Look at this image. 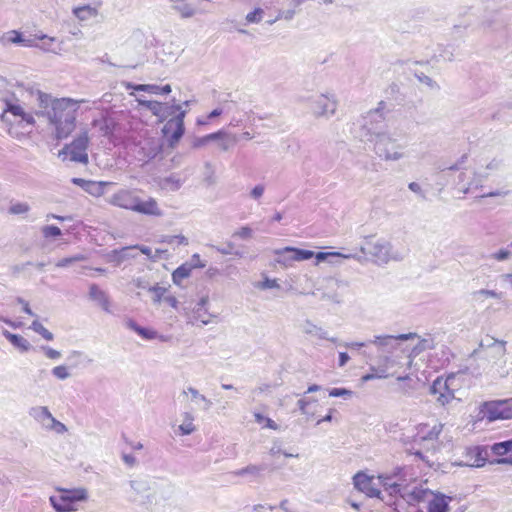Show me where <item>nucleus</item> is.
<instances>
[{
    "label": "nucleus",
    "instance_id": "f257e3e1",
    "mask_svg": "<svg viewBox=\"0 0 512 512\" xmlns=\"http://www.w3.org/2000/svg\"><path fill=\"white\" fill-rule=\"evenodd\" d=\"M36 101L35 115L48 121L54 128L57 139L67 138L76 127L78 101L70 98H53L39 90L36 92Z\"/></svg>",
    "mask_w": 512,
    "mask_h": 512
},
{
    "label": "nucleus",
    "instance_id": "f03ea898",
    "mask_svg": "<svg viewBox=\"0 0 512 512\" xmlns=\"http://www.w3.org/2000/svg\"><path fill=\"white\" fill-rule=\"evenodd\" d=\"M385 108V102L380 101L376 109L370 110L363 117V124L360 128L361 140L374 142L381 138L383 135L389 133L386 130L385 117L383 110Z\"/></svg>",
    "mask_w": 512,
    "mask_h": 512
},
{
    "label": "nucleus",
    "instance_id": "7ed1b4c3",
    "mask_svg": "<svg viewBox=\"0 0 512 512\" xmlns=\"http://www.w3.org/2000/svg\"><path fill=\"white\" fill-rule=\"evenodd\" d=\"M161 110L162 113L159 116V119L161 121H164L169 117L173 116L166 122V124L163 127V132L165 134L171 132L170 144L173 146L181 139L185 132L184 118L186 115V111L181 110V106L179 104L170 105L168 103H163Z\"/></svg>",
    "mask_w": 512,
    "mask_h": 512
},
{
    "label": "nucleus",
    "instance_id": "20e7f679",
    "mask_svg": "<svg viewBox=\"0 0 512 512\" xmlns=\"http://www.w3.org/2000/svg\"><path fill=\"white\" fill-rule=\"evenodd\" d=\"M459 378L455 374H451L446 378L437 377L430 386L429 392L435 396L438 405L444 407L452 400L458 399L456 392L459 389Z\"/></svg>",
    "mask_w": 512,
    "mask_h": 512
},
{
    "label": "nucleus",
    "instance_id": "39448f33",
    "mask_svg": "<svg viewBox=\"0 0 512 512\" xmlns=\"http://www.w3.org/2000/svg\"><path fill=\"white\" fill-rule=\"evenodd\" d=\"M60 495L50 496L49 501L56 512H73L77 510L76 503L85 501L88 493L85 488L62 489L59 488Z\"/></svg>",
    "mask_w": 512,
    "mask_h": 512
},
{
    "label": "nucleus",
    "instance_id": "423d86ee",
    "mask_svg": "<svg viewBox=\"0 0 512 512\" xmlns=\"http://www.w3.org/2000/svg\"><path fill=\"white\" fill-rule=\"evenodd\" d=\"M432 490L424 487L423 485H409L408 483L401 488V491L397 492L396 496L399 499L389 503L394 506L395 512H402L403 504L406 503L409 506H416L421 502H426L431 497Z\"/></svg>",
    "mask_w": 512,
    "mask_h": 512
},
{
    "label": "nucleus",
    "instance_id": "0eeeda50",
    "mask_svg": "<svg viewBox=\"0 0 512 512\" xmlns=\"http://www.w3.org/2000/svg\"><path fill=\"white\" fill-rule=\"evenodd\" d=\"M372 143L374 145V152L384 161L396 162L407 157L404 146L390 133L383 135Z\"/></svg>",
    "mask_w": 512,
    "mask_h": 512
},
{
    "label": "nucleus",
    "instance_id": "6e6552de",
    "mask_svg": "<svg viewBox=\"0 0 512 512\" xmlns=\"http://www.w3.org/2000/svg\"><path fill=\"white\" fill-rule=\"evenodd\" d=\"M348 287L346 281L329 277L324 279L322 285L314 294H320V300L333 305H341L344 301V292Z\"/></svg>",
    "mask_w": 512,
    "mask_h": 512
},
{
    "label": "nucleus",
    "instance_id": "1a4fd4ad",
    "mask_svg": "<svg viewBox=\"0 0 512 512\" xmlns=\"http://www.w3.org/2000/svg\"><path fill=\"white\" fill-rule=\"evenodd\" d=\"M360 251L363 255H370L373 261L378 264H387L390 260H401L402 257L392 253V245L384 239H378L374 242L367 241L361 246Z\"/></svg>",
    "mask_w": 512,
    "mask_h": 512
},
{
    "label": "nucleus",
    "instance_id": "9d476101",
    "mask_svg": "<svg viewBox=\"0 0 512 512\" xmlns=\"http://www.w3.org/2000/svg\"><path fill=\"white\" fill-rule=\"evenodd\" d=\"M89 144V137L87 131L81 132L71 144H67L59 152V157L63 160L69 158L72 162L87 164L88 154L87 148Z\"/></svg>",
    "mask_w": 512,
    "mask_h": 512
},
{
    "label": "nucleus",
    "instance_id": "9b49d317",
    "mask_svg": "<svg viewBox=\"0 0 512 512\" xmlns=\"http://www.w3.org/2000/svg\"><path fill=\"white\" fill-rule=\"evenodd\" d=\"M377 478L390 497L396 496L397 492L408 483L405 467H395L391 471L379 474Z\"/></svg>",
    "mask_w": 512,
    "mask_h": 512
},
{
    "label": "nucleus",
    "instance_id": "f8f14e48",
    "mask_svg": "<svg viewBox=\"0 0 512 512\" xmlns=\"http://www.w3.org/2000/svg\"><path fill=\"white\" fill-rule=\"evenodd\" d=\"M489 176L488 172H483L481 167L468 172L467 170L461 171L458 174L456 185L459 187L463 194H468L474 189L482 187V183Z\"/></svg>",
    "mask_w": 512,
    "mask_h": 512
},
{
    "label": "nucleus",
    "instance_id": "ddd939ff",
    "mask_svg": "<svg viewBox=\"0 0 512 512\" xmlns=\"http://www.w3.org/2000/svg\"><path fill=\"white\" fill-rule=\"evenodd\" d=\"M309 107L316 118H329L336 113L337 101L333 95L320 94L309 99Z\"/></svg>",
    "mask_w": 512,
    "mask_h": 512
},
{
    "label": "nucleus",
    "instance_id": "4468645a",
    "mask_svg": "<svg viewBox=\"0 0 512 512\" xmlns=\"http://www.w3.org/2000/svg\"><path fill=\"white\" fill-rule=\"evenodd\" d=\"M416 337L418 335L414 332L399 335H379L375 336L368 343L377 346L378 350L382 353H393L399 348L401 341H407Z\"/></svg>",
    "mask_w": 512,
    "mask_h": 512
},
{
    "label": "nucleus",
    "instance_id": "2eb2a0df",
    "mask_svg": "<svg viewBox=\"0 0 512 512\" xmlns=\"http://www.w3.org/2000/svg\"><path fill=\"white\" fill-rule=\"evenodd\" d=\"M130 493L129 501L139 505H149L152 503L153 497L151 495L150 484L145 479H135L129 481Z\"/></svg>",
    "mask_w": 512,
    "mask_h": 512
},
{
    "label": "nucleus",
    "instance_id": "dca6fc26",
    "mask_svg": "<svg viewBox=\"0 0 512 512\" xmlns=\"http://www.w3.org/2000/svg\"><path fill=\"white\" fill-rule=\"evenodd\" d=\"M135 157L138 161L147 163L162 151V143L158 138H146L135 145Z\"/></svg>",
    "mask_w": 512,
    "mask_h": 512
},
{
    "label": "nucleus",
    "instance_id": "f3484780",
    "mask_svg": "<svg viewBox=\"0 0 512 512\" xmlns=\"http://www.w3.org/2000/svg\"><path fill=\"white\" fill-rule=\"evenodd\" d=\"M9 115L13 116L15 118L14 122L19 124L24 123L25 125L33 126L35 123L34 116L30 113H26L20 105L5 101V108L0 118L3 122L12 124L13 121L10 119Z\"/></svg>",
    "mask_w": 512,
    "mask_h": 512
},
{
    "label": "nucleus",
    "instance_id": "a211bd4d",
    "mask_svg": "<svg viewBox=\"0 0 512 512\" xmlns=\"http://www.w3.org/2000/svg\"><path fill=\"white\" fill-rule=\"evenodd\" d=\"M485 416L489 421L512 418V398L485 404Z\"/></svg>",
    "mask_w": 512,
    "mask_h": 512
},
{
    "label": "nucleus",
    "instance_id": "6ab92c4d",
    "mask_svg": "<svg viewBox=\"0 0 512 512\" xmlns=\"http://www.w3.org/2000/svg\"><path fill=\"white\" fill-rule=\"evenodd\" d=\"M275 254L278 256L276 261L285 266L291 265L293 261H303L314 257L313 251L294 247L275 250Z\"/></svg>",
    "mask_w": 512,
    "mask_h": 512
},
{
    "label": "nucleus",
    "instance_id": "aec40b11",
    "mask_svg": "<svg viewBox=\"0 0 512 512\" xmlns=\"http://www.w3.org/2000/svg\"><path fill=\"white\" fill-rule=\"evenodd\" d=\"M464 459L456 464L459 466L482 467L487 460V451L481 446L468 447L463 454Z\"/></svg>",
    "mask_w": 512,
    "mask_h": 512
},
{
    "label": "nucleus",
    "instance_id": "412c9836",
    "mask_svg": "<svg viewBox=\"0 0 512 512\" xmlns=\"http://www.w3.org/2000/svg\"><path fill=\"white\" fill-rule=\"evenodd\" d=\"M373 479V477L363 472H358L353 477V484L357 490L363 492L368 497H377L383 500L381 491L375 486Z\"/></svg>",
    "mask_w": 512,
    "mask_h": 512
},
{
    "label": "nucleus",
    "instance_id": "4be33fe9",
    "mask_svg": "<svg viewBox=\"0 0 512 512\" xmlns=\"http://www.w3.org/2000/svg\"><path fill=\"white\" fill-rule=\"evenodd\" d=\"M137 199L138 196L133 191L122 189L114 193L109 202L114 206L134 211Z\"/></svg>",
    "mask_w": 512,
    "mask_h": 512
},
{
    "label": "nucleus",
    "instance_id": "5701e85b",
    "mask_svg": "<svg viewBox=\"0 0 512 512\" xmlns=\"http://www.w3.org/2000/svg\"><path fill=\"white\" fill-rule=\"evenodd\" d=\"M172 5V9L178 12L183 19L194 17L196 14H205L209 11L203 7H196L187 0H169Z\"/></svg>",
    "mask_w": 512,
    "mask_h": 512
},
{
    "label": "nucleus",
    "instance_id": "b1692460",
    "mask_svg": "<svg viewBox=\"0 0 512 512\" xmlns=\"http://www.w3.org/2000/svg\"><path fill=\"white\" fill-rule=\"evenodd\" d=\"M268 465L262 464H249L246 467L238 469L233 472V475L237 477H249V481H258L263 477V472L267 470Z\"/></svg>",
    "mask_w": 512,
    "mask_h": 512
},
{
    "label": "nucleus",
    "instance_id": "393cba45",
    "mask_svg": "<svg viewBox=\"0 0 512 512\" xmlns=\"http://www.w3.org/2000/svg\"><path fill=\"white\" fill-rule=\"evenodd\" d=\"M134 211L144 214V215H152V216H161L162 211L158 207L157 201L154 198H149L146 201L141 200L139 197L134 206Z\"/></svg>",
    "mask_w": 512,
    "mask_h": 512
},
{
    "label": "nucleus",
    "instance_id": "a878e982",
    "mask_svg": "<svg viewBox=\"0 0 512 512\" xmlns=\"http://www.w3.org/2000/svg\"><path fill=\"white\" fill-rule=\"evenodd\" d=\"M451 500V497H447L443 494H435L432 491L431 497L429 500H426L428 503V512H447L448 511V503Z\"/></svg>",
    "mask_w": 512,
    "mask_h": 512
},
{
    "label": "nucleus",
    "instance_id": "bb28decb",
    "mask_svg": "<svg viewBox=\"0 0 512 512\" xmlns=\"http://www.w3.org/2000/svg\"><path fill=\"white\" fill-rule=\"evenodd\" d=\"M89 297L91 300L96 301L104 311L108 313L110 312L109 297L98 285L91 284L89 288Z\"/></svg>",
    "mask_w": 512,
    "mask_h": 512
},
{
    "label": "nucleus",
    "instance_id": "cd10ccee",
    "mask_svg": "<svg viewBox=\"0 0 512 512\" xmlns=\"http://www.w3.org/2000/svg\"><path fill=\"white\" fill-rule=\"evenodd\" d=\"M207 303L208 297H202L193 308L194 319L200 321L204 325L209 324L212 317V315L206 309Z\"/></svg>",
    "mask_w": 512,
    "mask_h": 512
},
{
    "label": "nucleus",
    "instance_id": "c85d7f7f",
    "mask_svg": "<svg viewBox=\"0 0 512 512\" xmlns=\"http://www.w3.org/2000/svg\"><path fill=\"white\" fill-rule=\"evenodd\" d=\"M442 431V425H434L427 435L421 437V441L426 445L427 450L433 449L437 451L439 449L438 438Z\"/></svg>",
    "mask_w": 512,
    "mask_h": 512
},
{
    "label": "nucleus",
    "instance_id": "c756f323",
    "mask_svg": "<svg viewBox=\"0 0 512 512\" xmlns=\"http://www.w3.org/2000/svg\"><path fill=\"white\" fill-rule=\"evenodd\" d=\"M3 336L16 348H18L21 352H27L31 348L30 342L21 335L13 334L8 330H3Z\"/></svg>",
    "mask_w": 512,
    "mask_h": 512
},
{
    "label": "nucleus",
    "instance_id": "7c9ffc66",
    "mask_svg": "<svg viewBox=\"0 0 512 512\" xmlns=\"http://www.w3.org/2000/svg\"><path fill=\"white\" fill-rule=\"evenodd\" d=\"M133 250H135V247L133 246L123 247L121 249H114L108 254V259L110 262H115L116 264L119 265L124 260L135 257V255L132 254Z\"/></svg>",
    "mask_w": 512,
    "mask_h": 512
},
{
    "label": "nucleus",
    "instance_id": "2f4dec72",
    "mask_svg": "<svg viewBox=\"0 0 512 512\" xmlns=\"http://www.w3.org/2000/svg\"><path fill=\"white\" fill-rule=\"evenodd\" d=\"M227 136H228V134L225 131L220 130V131L208 134L203 137H194L192 139L191 146L193 148H200V147L207 145L210 141L217 140V139H223Z\"/></svg>",
    "mask_w": 512,
    "mask_h": 512
},
{
    "label": "nucleus",
    "instance_id": "473e14b6",
    "mask_svg": "<svg viewBox=\"0 0 512 512\" xmlns=\"http://www.w3.org/2000/svg\"><path fill=\"white\" fill-rule=\"evenodd\" d=\"M302 331L306 335H312L319 339H328V333L322 327L317 326L311 320L307 319L302 324Z\"/></svg>",
    "mask_w": 512,
    "mask_h": 512
},
{
    "label": "nucleus",
    "instance_id": "72a5a7b5",
    "mask_svg": "<svg viewBox=\"0 0 512 512\" xmlns=\"http://www.w3.org/2000/svg\"><path fill=\"white\" fill-rule=\"evenodd\" d=\"M126 326L129 329L135 331L138 335H140L142 338H144L146 340H153V339H156L158 337V333L155 330H151V329H148V328L141 327L140 325H138L132 319H129L126 322Z\"/></svg>",
    "mask_w": 512,
    "mask_h": 512
},
{
    "label": "nucleus",
    "instance_id": "f704fd0d",
    "mask_svg": "<svg viewBox=\"0 0 512 512\" xmlns=\"http://www.w3.org/2000/svg\"><path fill=\"white\" fill-rule=\"evenodd\" d=\"M183 422L178 427L179 435L185 436L190 435L196 431V426L194 425V416L191 412L182 413Z\"/></svg>",
    "mask_w": 512,
    "mask_h": 512
},
{
    "label": "nucleus",
    "instance_id": "c9c22d12",
    "mask_svg": "<svg viewBox=\"0 0 512 512\" xmlns=\"http://www.w3.org/2000/svg\"><path fill=\"white\" fill-rule=\"evenodd\" d=\"M29 415L38 421L44 428L48 424L52 414L45 406L33 407L29 411Z\"/></svg>",
    "mask_w": 512,
    "mask_h": 512
},
{
    "label": "nucleus",
    "instance_id": "e433bc0d",
    "mask_svg": "<svg viewBox=\"0 0 512 512\" xmlns=\"http://www.w3.org/2000/svg\"><path fill=\"white\" fill-rule=\"evenodd\" d=\"M74 16L80 21H86L98 15V10L90 5H83L73 9Z\"/></svg>",
    "mask_w": 512,
    "mask_h": 512
},
{
    "label": "nucleus",
    "instance_id": "4c0bfd02",
    "mask_svg": "<svg viewBox=\"0 0 512 512\" xmlns=\"http://www.w3.org/2000/svg\"><path fill=\"white\" fill-rule=\"evenodd\" d=\"M184 183V180L181 179L177 174H171L162 179L161 185L165 189H169L171 191L179 190Z\"/></svg>",
    "mask_w": 512,
    "mask_h": 512
},
{
    "label": "nucleus",
    "instance_id": "58836bf2",
    "mask_svg": "<svg viewBox=\"0 0 512 512\" xmlns=\"http://www.w3.org/2000/svg\"><path fill=\"white\" fill-rule=\"evenodd\" d=\"M187 393L191 394L194 400L202 404V409L204 411H208L212 407V401L203 394H200V392L197 389L193 387H188L187 390L183 391V394Z\"/></svg>",
    "mask_w": 512,
    "mask_h": 512
},
{
    "label": "nucleus",
    "instance_id": "ea45409f",
    "mask_svg": "<svg viewBox=\"0 0 512 512\" xmlns=\"http://www.w3.org/2000/svg\"><path fill=\"white\" fill-rule=\"evenodd\" d=\"M68 360L72 363L73 367L85 366L87 364L92 363V359L86 356L84 353L80 351H72L68 355Z\"/></svg>",
    "mask_w": 512,
    "mask_h": 512
},
{
    "label": "nucleus",
    "instance_id": "a19ab883",
    "mask_svg": "<svg viewBox=\"0 0 512 512\" xmlns=\"http://www.w3.org/2000/svg\"><path fill=\"white\" fill-rule=\"evenodd\" d=\"M191 271H192V266H189L187 264H183V265L179 266L172 273L173 282L177 285H180L182 280H184L190 276Z\"/></svg>",
    "mask_w": 512,
    "mask_h": 512
},
{
    "label": "nucleus",
    "instance_id": "79ce46f5",
    "mask_svg": "<svg viewBox=\"0 0 512 512\" xmlns=\"http://www.w3.org/2000/svg\"><path fill=\"white\" fill-rule=\"evenodd\" d=\"M435 347L434 339L432 337L422 338L419 342L412 348L411 354L414 356L419 355L425 350H430Z\"/></svg>",
    "mask_w": 512,
    "mask_h": 512
},
{
    "label": "nucleus",
    "instance_id": "37998d69",
    "mask_svg": "<svg viewBox=\"0 0 512 512\" xmlns=\"http://www.w3.org/2000/svg\"><path fill=\"white\" fill-rule=\"evenodd\" d=\"M491 451L497 456H503L512 452V439L494 443L491 446Z\"/></svg>",
    "mask_w": 512,
    "mask_h": 512
},
{
    "label": "nucleus",
    "instance_id": "c03bdc74",
    "mask_svg": "<svg viewBox=\"0 0 512 512\" xmlns=\"http://www.w3.org/2000/svg\"><path fill=\"white\" fill-rule=\"evenodd\" d=\"M317 402V400L313 397H302L298 400L297 405L300 412L307 417L314 416V413L310 411L311 404Z\"/></svg>",
    "mask_w": 512,
    "mask_h": 512
},
{
    "label": "nucleus",
    "instance_id": "a18cd8bd",
    "mask_svg": "<svg viewBox=\"0 0 512 512\" xmlns=\"http://www.w3.org/2000/svg\"><path fill=\"white\" fill-rule=\"evenodd\" d=\"M110 183L108 182H96L90 181L84 188V190L94 196H101L104 194V189Z\"/></svg>",
    "mask_w": 512,
    "mask_h": 512
},
{
    "label": "nucleus",
    "instance_id": "49530a36",
    "mask_svg": "<svg viewBox=\"0 0 512 512\" xmlns=\"http://www.w3.org/2000/svg\"><path fill=\"white\" fill-rule=\"evenodd\" d=\"M203 181L209 187L216 184L215 169L211 162L204 163V180Z\"/></svg>",
    "mask_w": 512,
    "mask_h": 512
},
{
    "label": "nucleus",
    "instance_id": "de8ad7c7",
    "mask_svg": "<svg viewBox=\"0 0 512 512\" xmlns=\"http://www.w3.org/2000/svg\"><path fill=\"white\" fill-rule=\"evenodd\" d=\"M30 329L41 335L47 341L54 339L53 333L46 329L37 319L32 322Z\"/></svg>",
    "mask_w": 512,
    "mask_h": 512
},
{
    "label": "nucleus",
    "instance_id": "09e8293b",
    "mask_svg": "<svg viewBox=\"0 0 512 512\" xmlns=\"http://www.w3.org/2000/svg\"><path fill=\"white\" fill-rule=\"evenodd\" d=\"M8 211L13 215H22L30 211V206L26 202H16L10 205Z\"/></svg>",
    "mask_w": 512,
    "mask_h": 512
},
{
    "label": "nucleus",
    "instance_id": "8fccbe9b",
    "mask_svg": "<svg viewBox=\"0 0 512 512\" xmlns=\"http://www.w3.org/2000/svg\"><path fill=\"white\" fill-rule=\"evenodd\" d=\"M140 104L142 106L146 107L149 111H151V113L153 115L157 116L158 118H159L160 114L162 113L161 108H162L163 103H161V102L145 100V101H140Z\"/></svg>",
    "mask_w": 512,
    "mask_h": 512
},
{
    "label": "nucleus",
    "instance_id": "3c124183",
    "mask_svg": "<svg viewBox=\"0 0 512 512\" xmlns=\"http://www.w3.org/2000/svg\"><path fill=\"white\" fill-rule=\"evenodd\" d=\"M317 264L320 262H323L329 258H336V257H343V258H351V255H345L340 252H318L317 254H314Z\"/></svg>",
    "mask_w": 512,
    "mask_h": 512
},
{
    "label": "nucleus",
    "instance_id": "603ef678",
    "mask_svg": "<svg viewBox=\"0 0 512 512\" xmlns=\"http://www.w3.org/2000/svg\"><path fill=\"white\" fill-rule=\"evenodd\" d=\"M83 260H85V256L84 255L76 254V255H73L71 257H66V258L60 259L56 263V266L59 267V268H65V267L70 266L73 263H76V262H79V261H83Z\"/></svg>",
    "mask_w": 512,
    "mask_h": 512
},
{
    "label": "nucleus",
    "instance_id": "864d4df0",
    "mask_svg": "<svg viewBox=\"0 0 512 512\" xmlns=\"http://www.w3.org/2000/svg\"><path fill=\"white\" fill-rule=\"evenodd\" d=\"M263 16L264 10L262 8H255L246 15L245 19L247 23H259L263 19Z\"/></svg>",
    "mask_w": 512,
    "mask_h": 512
},
{
    "label": "nucleus",
    "instance_id": "5fc2aeb1",
    "mask_svg": "<svg viewBox=\"0 0 512 512\" xmlns=\"http://www.w3.org/2000/svg\"><path fill=\"white\" fill-rule=\"evenodd\" d=\"M45 428L48 430H54L59 434L64 433L67 430L66 426L57 419H55L53 416H51Z\"/></svg>",
    "mask_w": 512,
    "mask_h": 512
},
{
    "label": "nucleus",
    "instance_id": "6e6d98bb",
    "mask_svg": "<svg viewBox=\"0 0 512 512\" xmlns=\"http://www.w3.org/2000/svg\"><path fill=\"white\" fill-rule=\"evenodd\" d=\"M45 428L48 430H54L59 434L64 433L67 430L66 426L57 419H55L53 416H51Z\"/></svg>",
    "mask_w": 512,
    "mask_h": 512
},
{
    "label": "nucleus",
    "instance_id": "4d7b16f0",
    "mask_svg": "<svg viewBox=\"0 0 512 512\" xmlns=\"http://www.w3.org/2000/svg\"><path fill=\"white\" fill-rule=\"evenodd\" d=\"M415 77L419 80V82L425 84L431 89L438 90L439 85L429 76L425 75L424 73H415Z\"/></svg>",
    "mask_w": 512,
    "mask_h": 512
},
{
    "label": "nucleus",
    "instance_id": "13d9d810",
    "mask_svg": "<svg viewBox=\"0 0 512 512\" xmlns=\"http://www.w3.org/2000/svg\"><path fill=\"white\" fill-rule=\"evenodd\" d=\"M4 39H6L8 42L10 43H14V44H21L24 42V37L22 35V33L16 31V30H12L10 32H8L6 34V36L4 37Z\"/></svg>",
    "mask_w": 512,
    "mask_h": 512
},
{
    "label": "nucleus",
    "instance_id": "bf43d9fd",
    "mask_svg": "<svg viewBox=\"0 0 512 512\" xmlns=\"http://www.w3.org/2000/svg\"><path fill=\"white\" fill-rule=\"evenodd\" d=\"M42 234L45 238L58 237L62 234L59 227L54 225H47L42 228Z\"/></svg>",
    "mask_w": 512,
    "mask_h": 512
},
{
    "label": "nucleus",
    "instance_id": "052dcab7",
    "mask_svg": "<svg viewBox=\"0 0 512 512\" xmlns=\"http://www.w3.org/2000/svg\"><path fill=\"white\" fill-rule=\"evenodd\" d=\"M52 374L57 379L65 380L70 377V373L68 372V369L64 365L56 366L52 369Z\"/></svg>",
    "mask_w": 512,
    "mask_h": 512
},
{
    "label": "nucleus",
    "instance_id": "680f3d73",
    "mask_svg": "<svg viewBox=\"0 0 512 512\" xmlns=\"http://www.w3.org/2000/svg\"><path fill=\"white\" fill-rule=\"evenodd\" d=\"M468 159V155L467 154H463L457 161L455 164L447 167V168H442L441 171L442 172H445V171H458V170H461L463 168V165L466 163Z\"/></svg>",
    "mask_w": 512,
    "mask_h": 512
},
{
    "label": "nucleus",
    "instance_id": "e2e57ef3",
    "mask_svg": "<svg viewBox=\"0 0 512 512\" xmlns=\"http://www.w3.org/2000/svg\"><path fill=\"white\" fill-rule=\"evenodd\" d=\"M352 394L353 392L346 388H332L331 390H329V396L331 397L349 398L352 396Z\"/></svg>",
    "mask_w": 512,
    "mask_h": 512
},
{
    "label": "nucleus",
    "instance_id": "0e129e2a",
    "mask_svg": "<svg viewBox=\"0 0 512 512\" xmlns=\"http://www.w3.org/2000/svg\"><path fill=\"white\" fill-rule=\"evenodd\" d=\"M479 296H485V297H491V298L500 299L501 298V293H497L494 290H488V289H481V290L473 292V297L474 298H478Z\"/></svg>",
    "mask_w": 512,
    "mask_h": 512
},
{
    "label": "nucleus",
    "instance_id": "69168bd1",
    "mask_svg": "<svg viewBox=\"0 0 512 512\" xmlns=\"http://www.w3.org/2000/svg\"><path fill=\"white\" fill-rule=\"evenodd\" d=\"M149 291L154 293V302L159 303L166 292V288L155 285L150 287Z\"/></svg>",
    "mask_w": 512,
    "mask_h": 512
},
{
    "label": "nucleus",
    "instance_id": "338daca9",
    "mask_svg": "<svg viewBox=\"0 0 512 512\" xmlns=\"http://www.w3.org/2000/svg\"><path fill=\"white\" fill-rule=\"evenodd\" d=\"M233 237H239L241 239H249L252 237V229L248 226L240 228L238 231L233 233Z\"/></svg>",
    "mask_w": 512,
    "mask_h": 512
},
{
    "label": "nucleus",
    "instance_id": "774afa93",
    "mask_svg": "<svg viewBox=\"0 0 512 512\" xmlns=\"http://www.w3.org/2000/svg\"><path fill=\"white\" fill-rule=\"evenodd\" d=\"M41 349L44 352V354L46 355V357L49 359L54 360V359H59L61 357L60 351L55 350L49 346H42Z\"/></svg>",
    "mask_w": 512,
    "mask_h": 512
}]
</instances>
